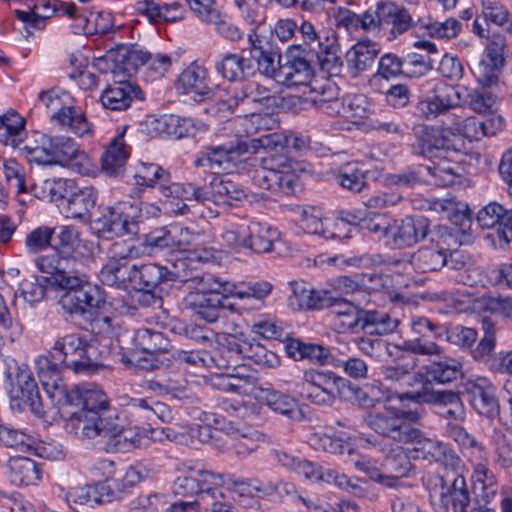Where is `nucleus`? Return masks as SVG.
I'll return each mask as SVG.
<instances>
[{"instance_id":"53","label":"nucleus","mask_w":512,"mask_h":512,"mask_svg":"<svg viewBox=\"0 0 512 512\" xmlns=\"http://www.w3.org/2000/svg\"><path fill=\"white\" fill-rule=\"evenodd\" d=\"M213 202L232 205L233 201H242L247 197L245 191L230 180L212 175Z\"/></svg>"},{"instance_id":"51","label":"nucleus","mask_w":512,"mask_h":512,"mask_svg":"<svg viewBox=\"0 0 512 512\" xmlns=\"http://www.w3.org/2000/svg\"><path fill=\"white\" fill-rule=\"evenodd\" d=\"M312 91L315 93L312 101L321 111L329 115L339 113L341 98L336 84L327 81L319 86H313Z\"/></svg>"},{"instance_id":"39","label":"nucleus","mask_w":512,"mask_h":512,"mask_svg":"<svg viewBox=\"0 0 512 512\" xmlns=\"http://www.w3.org/2000/svg\"><path fill=\"white\" fill-rule=\"evenodd\" d=\"M214 69L223 79L242 81L250 73L251 61L238 53H224L214 60Z\"/></svg>"},{"instance_id":"63","label":"nucleus","mask_w":512,"mask_h":512,"mask_svg":"<svg viewBox=\"0 0 512 512\" xmlns=\"http://www.w3.org/2000/svg\"><path fill=\"white\" fill-rule=\"evenodd\" d=\"M350 309L345 314L333 320L334 327L338 333L364 331V319L366 310L360 309L357 306H347Z\"/></svg>"},{"instance_id":"33","label":"nucleus","mask_w":512,"mask_h":512,"mask_svg":"<svg viewBox=\"0 0 512 512\" xmlns=\"http://www.w3.org/2000/svg\"><path fill=\"white\" fill-rule=\"evenodd\" d=\"M242 341L234 335H223L212 352L211 366L219 369H236L242 361Z\"/></svg>"},{"instance_id":"61","label":"nucleus","mask_w":512,"mask_h":512,"mask_svg":"<svg viewBox=\"0 0 512 512\" xmlns=\"http://www.w3.org/2000/svg\"><path fill=\"white\" fill-rule=\"evenodd\" d=\"M482 14L489 21L499 27H504L512 33V21L506 6L500 0H481Z\"/></svg>"},{"instance_id":"46","label":"nucleus","mask_w":512,"mask_h":512,"mask_svg":"<svg viewBox=\"0 0 512 512\" xmlns=\"http://www.w3.org/2000/svg\"><path fill=\"white\" fill-rule=\"evenodd\" d=\"M66 129L81 139L93 134L84 107L73 97H66Z\"/></svg>"},{"instance_id":"3","label":"nucleus","mask_w":512,"mask_h":512,"mask_svg":"<svg viewBox=\"0 0 512 512\" xmlns=\"http://www.w3.org/2000/svg\"><path fill=\"white\" fill-rule=\"evenodd\" d=\"M38 377L48 397L51 407V420L63 419L64 405V341L58 339L47 354L36 360Z\"/></svg>"},{"instance_id":"13","label":"nucleus","mask_w":512,"mask_h":512,"mask_svg":"<svg viewBox=\"0 0 512 512\" xmlns=\"http://www.w3.org/2000/svg\"><path fill=\"white\" fill-rule=\"evenodd\" d=\"M299 31L304 41L302 45L307 52L318 55V62L323 69L330 70L339 63V44L334 31L321 30L317 32L309 21H303Z\"/></svg>"},{"instance_id":"52","label":"nucleus","mask_w":512,"mask_h":512,"mask_svg":"<svg viewBox=\"0 0 512 512\" xmlns=\"http://www.w3.org/2000/svg\"><path fill=\"white\" fill-rule=\"evenodd\" d=\"M16 296L22 297L23 300L29 304L39 302L43 297H46L47 299L58 298V303L61 304L64 298V294L61 290H49L47 283H44L43 279H41V282H22Z\"/></svg>"},{"instance_id":"2","label":"nucleus","mask_w":512,"mask_h":512,"mask_svg":"<svg viewBox=\"0 0 512 512\" xmlns=\"http://www.w3.org/2000/svg\"><path fill=\"white\" fill-rule=\"evenodd\" d=\"M414 142L411 150L414 155L427 158L435 165H453L457 167V183L461 178V167L457 161L460 148L455 143L456 136L448 129L435 126L417 125L413 128Z\"/></svg>"},{"instance_id":"30","label":"nucleus","mask_w":512,"mask_h":512,"mask_svg":"<svg viewBox=\"0 0 512 512\" xmlns=\"http://www.w3.org/2000/svg\"><path fill=\"white\" fill-rule=\"evenodd\" d=\"M131 147L125 142V128L109 143L101 156L102 171L109 177L122 174L125 164L130 156Z\"/></svg>"},{"instance_id":"21","label":"nucleus","mask_w":512,"mask_h":512,"mask_svg":"<svg viewBox=\"0 0 512 512\" xmlns=\"http://www.w3.org/2000/svg\"><path fill=\"white\" fill-rule=\"evenodd\" d=\"M96 353L97 347L80 334L66 336V367L76 374L90 375L98 371Z\"/></svg>"},{"instance_id":"6","label":"nucleus","mask_w":512,"mask_h":512,"mask_svg":"<svg viewBox=\"0 0 512 512\" xmlns=\"http://www.w3.org/2000/svg\"><path fill=\"white\" fill-rule=\"evenodd\" d=\"M344 378L331 370L308 369L297 384L299 395L320 406H332L340 398Z\"/></svg>"},{"instance_id":"12","label":"nucleus","mask_w":512,"mask_h":512,"mask_svg":"<svg viewBox=\"0 0 512 512\" xmlns=\"http://www.w3.org/2000/svg\"><path fill=\"white\" fill-rule=\"evenodd\" d=\"M432 92L433 96L419 101L416 105L415 115L422 120H433L461 106L466 90L438 81L434 84Z\"/></svg>"},{"instance_id":"32","label":"nucleus","mask_w":512,"mask_h":512,"mask_svg":"<svg viewBox=\"0 0 512 512\" xmlns=\"http://www.w3.org/2000/svg\"><path fill=\"white\" fill-rule=\"evenodd\" d=\"M84 286L80 290L68 291V277H66V313L71 316H85L92 309L99 306L100 300L96 298L98 289L90 280H82Z\"/></svg>"},{"instance_id":"1","label":"nucleus","mask_w":512,"mask_h":512,"mask_svg":"<svg viewBox=\"0 0 512 512\" xmlns=\"http://www.w3.org/2000/svg\"><path fill=\"white\" fill-rule=\"evenodd\" d=\"M3 376L12 410L22 412L28 407L36 416L44 417L47 414L51 419V405L47 410L44 409L37 382L27 364H19L13 358H6L3 360Z\"/></svg>"},{"instance_id":"49","label":"nucleus","mask_w":512,"mask_h":512,"mask_svg":"<svg viewBox=\"0 0 512 512\" xmlns=\"http://www.w3.org/2000/svg\"><path fill=\"white\" fill-rule=\"evenodd\" d=\"M64 90L59 87H53L46 91H41L38 95L39 101L45 108L51 112L50 124L53 126L51 132L56 126L59 129L64 127Z\"/></svg>"},{"instance_id":"42","label":"nucleus","mask_w":512,"mask_h":512,"mask_svg":"<svg viewBox=\"0 0 512 512\" xmlns=\"http://www.w3.org/2000/svg\"><path fill=\"white\" fill-rule=\"evenodd\" d=\"M8 477L14 485H34L41 477L39 465L28 457H12L8 464Z\"/></svg>"},{"instance_id":"4","label":"nucleus","mask_w":512,"mask_h":512,"mask_svg":"<svg viewBox=\"0 0 512 512\" xmlns=\"http://www.w3.org/2000/svg\"><path fill=\"white\" fill-rule=\"evenodd\" d=\"M66 236L74 231L76 239L72 243L78 256L88 254V245L81 238L90 221V209L96 203L92 187H78L75 181L66 179Z\"/></svg>"},{"instance_id":"27","label":"nucleus","mask_w":512,"mask_h":512,"mask_svg":"<svg viewBox=\"0 0 512 512\" xmlns=\"http://www.w3.org/2000/svg\"><path fill=\"white\" fill-rule=\"evenodd\" d=\"M177 85L184 93H193L196 101L212 99L217 93V87L208 85L207 69L196 63L190 64L182 71Z\"/></svg>"},{"instance_id":"9","label":"nucleus","mask_w":512,"mask_h":512,"mask_svg":"<svg viewBox=\"0 0 512 512\" xmlns=\"http://www.w3.org/2000/svg\"><path fill=\"white\" fill-rule=\"evenodd\" d=\"M372 16V32L383 31L389 41L397 39L414 27L419 28V19L415 21L407 8L393 1H378L372 8Z\"/></svg>"},{"instance_id":"18","label":"nucleus","mask_w":512,"mask_h":512,"mask_svg":"<svg viewBox=\"0 0 512 512\" xmlns=\"http://www.w3.org/2000/svg\"><path fill=\"white\" fill-rule=\"evenodd\" d=\"M430 233V221L422 215L395 220L387 231V245L403 249L423 241Z\"/></svg>"},{"instance_id":"22","label":"nucleus","mask_w":512,"mask_h":512,"mask_svg":"<svg viewBox=\"0 0 512 512\" xmlns=\"http://www.w3.org/2000/svg\"><path fill=\"white\" fill-rule=\"evenodd\" d=\"M66 404L80 407L93 415H101L109 409V399L104 391L95 383L75 385L66 391Z\"/></svg>"},{"instance_id":"58","label":"nucleus","mask_w":512,"mask_h":512,"mask_svg":"<svg viewBox=\"0 0 512 512\" xmlns=\"http://www.w3.org/2000/svg\"><path fill=\"white\" fill-rule=\"evenodd\" d=\"M171 175L156 163H141L135 175L136 184L144 187L158 185L161 192V184L169 182Z\"/></svg>"},{"instance_id":"56","label":"nucleus","mask_w":512,"mask_h":512,"mask_svg":"<svg viewBox=\"0 0 512 512\" xmlns=\"http://www.w3.org/2000/svg\"><path fill=\"white\" fill-rule=\"evenodd\" d=\"M242 360L249 359L256 364L273 368L279 365V357L259 342L242 341Z\"/></svg>"},{"instance_id":"8","label":"nucleus","mask_w":512,"mask_h":512,"mask_svg":"<svg viewBox=\"0 0 512 512\" xmlns=\"http://www.w3.org/2000/svg\"><path fill=\"white\" fill-rule=\"evenodd\" d=\"M389 185L400 189H413L424 183L438 187L452 186L457 183V167L453 165L410 166L386 177Z\"/></svg>"},{"instance_id":"45","label":"nucleus","mask_w":512,"mask_h":512,"mask_svg":"<svg viewBox=\"0 0 512 512\" xmlns=\"http://www.w3.org/2000/svg\"><path fill=\"white\" fill-rule=\"evenodd\" d=\"M133 343L135 348L151 355L167 352L170 346V341L163 332L145 327L135 331Z\"/></svg>"},{"instance_id":"59","label":"nucleus","mask_w":512,"mask_h":512,"mask_svg":"<svg viewBox=\"0 0 512 512\" xmlns=\"http://www.w3.org/2000/svg\"><path fill=\"white\" fill-rule=\"evenodd\" d=\"M461 26L455 18H449L444 22L419 19V29H424L430 37L440 39L456 37L461 31Z\"/></svg>"},{"instance_id":"16","label":"nucleus","mask_w":512,"mask_h":512,"mask_svg":"<svg viewBox=\"0 0 512 512\" xmlns=\"http://www.w3.org/2000/svg\"><path fill=\"white\" fill-rule=\"evenodd\" d=\"M128 285L143 292V297L153 299L156 289L163 291L169 287L166 266L156 263H134L125 275L123 287L126 288Z\"/></svg>"},{"instance_id":"40","label":"nucleus","mask_w":512,"mask_h":512,"mask_svg":"<svg viewBox=\"0 0 512 512\" xmlns=\"http://www.w3.org/2000/svg\"><path fill=\"white\" fill-rule=\"evenodd\" d=\"M404 397L419 404H431L438 408L447 406L454 407L456 403L462 402L459 392L453 390H434L429 380L423 383L416 391L407 392Z\"/></svg>"},{"instance_id":"47","label":"nucleus","mask_w":512,"mask_h":512,"mask_svg":"<svg viewBox=\"0 0 512 512\" xmlns=\"http://www.w3.org/2000/svg\"><path fill=\"white\" fill-rule=\"evenodd\" d=\"M337 27H343L348 32L362 29L366 32H372L374 18L372 8L367 9L362 14H356L347 8L339 7L334 14Z\"/></svg>"},{"instance_id":"31","label":"nucleus","mask_w":512,"mask_h":512,"mask_svg":"<svg viewBox=\"0 0 512 512\" xmlns=\"http://www.w3.org/2000/svg\"><path fill=\"white\" fill-rule=\"evenodd\" d=\"M278 237L277 229L269 224L251 221L241 236V246L256 253H266L273 249V242Z\"/></svg>"},{"instance_id":"26","label":"nucleus","mask_w":512,"mask_h":512,"mask_svg":"<svg viewBox=\"0 0 512 512\" xmlns=\"http://www.w3.org/2000/svg\"><path fill=\"white\" fill-rule=\"evenodd\" d=\"M425 374L417 372L413 375V381L421 383L429 380L438 384H449L464 378L463 362L458 358L443 357L432 361L425 367Z\"/></svg>"},{"instance_id":"55","label":"nucleus","mask_w":512,"mask_h":512,"mask_svg":"<svg viewBox=\"0 0 512 512\" xmlns=\"http://www.w3.org/2000/svg\"><path fill=\"white\" fill-rule=\"evenodd\" d=\"M364 315L365 332L371 335H385L392 333L399 324V321L396 318H392L385 312L366 310Z\"/></svg>"},{"instance_id":"14","label":"nucleus","mask_w":512,"mask_h":512,"mask_svg":"<svg viewBox=\"0 0 512 512\" xmlns=\"http://www.w3.org/2000/svg\"><path fill=\"white\" fill-rule=\"evenodd\" d=\"M248 148V145L241 141L203 146L194 160V165L208 168L212 170L211 175H217L234 167L239 157L245 154Z\"/></svg>"},{"instance_id":"5","label":"nucleus","mask_w":512,"mask_h":512,"mask_svg":"<svg viewBox=\"0 0 512 512\" xmlns=\"http://www.w3.org/2000/svg\"><path fill=\"white\" fill-rule=\"evenodd\" d=\"M419 414L416 411H406L391 405H384L381 409L368 412L364 416L365 424L378 435L402 443L412 435L411 422L417 421Z\"/></svg>"},{"instance_id":"57","label":"nucleus","mask_w":512,"mask_h":512,"mask_svg":"<svg viewBox=\"0 0 512 512\" xmlns=\"http://www.w3.org/2000/svg\"><path fill=\"white\" fill-rule=\"evenodd\" d=\"M150 52L136 46H121L116 51L115 62L120 64L125 72L136 71L139 67L148 64Z\"/></svg>"},{"instance_id":"37","label":"nucleus","mask_w":512,"mask_h":512,"mask_svg":"<svg viewBox=\"0 0 512 512\" xmlns=\"http://www.w3.org/2000/svg\"><path fill=\"white\" fill-rule=\"evenodd\" d=\"M446 248L438 242L419 248L410 257V264L416 272L428 273L438 271L445 266Z\"/></svg>"},{"instance_id":"60","label":"nucleus","mask_w":512,"mask_h":512,"mask_svg":"<svg viewBox=\"0 0 512 512\" xmlns=\"http://www.w3.org/2000/svg\"><path fill=\"white\" fill-rule=\"evenodd\" d=\"M432 60L429 55L416 52L407 53L403 56V77L418 79L432 70Z\"/></svg>"},{"instance_id":"38","label":"nucleus","mask_w":512,"mask_h":512,"mask_svg":"<svg viewBox=\"0 0 512 512\" xmlns=\"http://www.w3.org/2000/svg\"><path fill=\"white\" fill-rule=\"evenodd\" d=\"M481 329L484 335L476 347L471 349V356L476 362L483 363L492 372V365L498 359V353H495V322L490 317H483L481 319Z\"/></svg>"},{"instance_id":"19","label":"nucleus","mask_w":512,"mask_h":512,"mask_svg":"<svg viewBox=\"0 0 512 512\" xmlns=\"http://www.w3.org/2000/svg\"><path fill=\"white\" fill-rule=\"evenodd\" d=\"M431 503L437 512H447L452 505L454 512H494L490 510L483 511L477 502L470 499L469 491L462 475H456L446 490L441 486L438 495H430Z\"/></svg>"},{"instance_id":"44","label":"nucleus","mask_w":512,"mask_h":512,"mask_svg":"<svg viewBox=\"0 0 512 512\" xmlns=\"http://www.w3.org/2000/svg\"><path fill=\"white\" fill-rule=\"evenodd\" d=\"M141 214H128L117 212L114 208L108 209V214L98 220L101 230L115 235L134 234L135 226L139 222Z\"/></svg>"},{"instance_id":"28","label":"nucleus","mask_w":512,"mask_h":512,"mask_svg":"<svg viewBox=\"0 0 512 512\" xmlns=\"http://www.w3.org/2000/svg\"><path fill=\"white\" fill-rule=\"evenodd\" d=\"M476 220L484 229L498 226L499 238L506 243L512 241V209H507L498 202H490L478 211Z\"/></svg>"},{"instance_id":"24","label":"nucleus","mask_w":512,"mask_h":512,"mask_svg":"<svg viewBox=\"0 0 512 512\" xmlns=\"http://www.w3.org/2000/svg\"><path fill=\"white\" fill-rule=\"evenodd\" d=\"M144 100V91L136 83L128 80L114 81L100 96L103 107L113 111L126 110L134 101Z\"/></svg>"},{"instance_id":"35","label":"nucleus","mask_w":512,"mask_h":512,"mask_svg":"<svg viewBox=\"0 0 512 512\" xmlns=\"http://www.w3.org/2000/svg\"><path fill=\"white\" fill-rule=\"evenodd\" d=\"M204 128L205 125L201 121L175 114H165L155 120V129L157 131L176 138L193 137L198 131L204 130Z\"/></svg>"},{"instance_id":"48","label":"nucleus","mask_w":512,"mask_h":512,"mask_svg":"<svg viewBox=\"0 0 512 512\" xmlns=\"http://www.w3.org/2000/svg\"><path fill=\"white\" fill-rule=\"evenodd\" d=\"M474 490L477 496L482 497L486 502L493 499L498 490V483L495 474L486 464L479 462L474 466L471 475Z\"/></svg>"},{"instance_id":"54","label":"nucleus","mask_w":512,"mask_h":512,"mask_svg":"<svg viewBox=\"0 0 512 512\" xmlns=\"http://www.w3.org/2000/svg\"><path fill=\"white\" fill-rule=\"evenodd\" d=\"M336 180L341 187L352 192H361L366 186L364 171L357 162H349L342 165Z\"/></svg>"},{"instance_id":"34","label":"nucleus","mask_w":512,"mask_h":512,"mask_svg":"<svg viewBox=\"0 0 512 512\" xmlns=\"http://www.w3.org/2000/svg\"><path fill=\"white\" fill-rule=\"evenodd\" d=\"M379 53V44L371 40L359 41L353 45L345 55L350 75L358 77L370 68Z\"/></svg>"},{"instance_id":"17","label":"nucleus","mask_w":512,"mask_h":512,"mask_svg":"<svg viewBox=\"0 0 512 512\" xmlns=\"http://www.w3.org/2000/svg\"><path fill=\"white\" fill-rule=\"evenodd\" d=\"M463 389L469 404L479 415L490 419L500 415L497 388L489 378L484 376L469 378L463 384Z\"/></svg>"},{"instance_id":"11","label":"nucleus","mask_w":512,"mask_h":512,"mask_svg":"<svg viewBox=\"0 0 512 512\" xmlns=\"http://www.w3.org/2000/svg\"><path fill=\"white\" fill-rule=\"evenodd\" d=\"M318 55L307 52L303 45H290L279 69V81L287 87L309 85L314 77L313 62Z\"/></svg>"},{"instance_id":"25","label":"nucleus","mask_w":512,"mask_h":512,"mask_svg":"<svg viewBox=\"0 0 512 512\" xmlns=\"http://www.w3.org/2000/svg\"><path fill=\"white\" fill-rule=\"evenodd\" d=\"M71 432L79 439H93L97 436L107 437L116 433L112 420L101 415H93L85 411L71 412L67 423Z\"/></svg>"},{"instance_id":"15","label":"nucleus","mask_w":512,"mask_h":512,"mask_svg":"<svg viewBox=\"0 0 512 512\" xmlns=\"http://www.w3.org/2000/svg\"><path fill=\"white\" fill-rule=\"evenodd\" d=\"M412 435L403 440L402 444H411L408 449L413 460L423 459L429 462H442L445 465L456 466L460 458L451 449H448L438 440L431 439L423 431L414 425L411 428Z\"/></svg>"},{"instance_id":"64","label":"nucleus","mask_w":512,"mask_h":512,"mask_svg":"<svg viewBox=\"0 0 512 512\" xmlns=\"http://www.w3.org/2000/svg\"><path fill=\"white\" fill-rule=\"evenodd\" d=\"M219 385L224 391L240 395H250L256 388L257 378L249 374H228L221 378Z\"/></svg>"},{"instance_id":"50","label":"nucleus","mask_w":512,"mask_h":512,"mask_svg":"<svg viewBox=\"0 0 512 512\" xmlns=\"http://www.w3.org/2000/svg\"><path fill=\"white\" fill-rule=\"evenodd\" d=\"M266 404L275 412L294 421L304 419V413L293 397L279 391H270L266 395Z\"/></svg>"},{"instance_id":"36","label":"nucleus","mask_w":512,"mask_h":512,"mask_svg":"<svg viewBox=\"0 0 512 512\" xmlns=\"http://www.w3.org/2000/svg\"><path fill=\"white\" fill-rule=\"evenodd\" d=\"M412 456L408 449L396 445L389 449L382 461V469L389 478H392L391 484L393 488L400 485V480L408 477L413 468L411 463Z\"/></svg>"},{"instance_id":"23","label":"nucleus","mask_w":512,"mask_h":512,"mask_svg":"<svg viewBox=\"0 0 512 512\" xmlns=\"http://www.w3.org/2000/svg\"><path fill=\"white\" fill-rule=\"evenodd\" d=\"M58 243L51 245L50 253L36 259V266L47 276L42 277L44 283H47L49 290L59 289L64 291V227L58 233Z\"/></svg>"},{"instance_id":"62","label":"nucleus","mask_w":512,"mask_h":512,"mask_svg":"<svg viewBox=\"0 0 512 512\" xmlns=\"http://www.w3.org/2000/svg\"><path fill=\"white\" fill-rule=\"evenodd\" d=\"M403 77V57L393 52L381 55L374 78L386 81Z\"/></svg>"},{"instance_id":"43","label":"nucleus","mask_w":512,"mask_h":512,"mask_svg":"<svg viewBox=\"0 0 512 512\" xmlns=\"http://www.w3.org/2000/svg\"><path fill=\"white\" fill-rule=\"evenodd\" d=\"M66 64V76L81 90H91L97 86V76L88 71V58L80 52L72 53Z\"/></svg>"},{"instance_id":"20","label":"nucleus","mask_w":512,"mask_h":512,"mask_svg":"<svg viewBox=\"0 0 512 512\" xmlns=\"http://www.w3.org/2000/svg\"><path fill=\"white\" fill-rule=\"evenodd\" d=\"M227 284L219 280V287L215 286L216 289L189 292L184 297L185 307L207 322L217 321L224 308L223 300L226 298L224 293L227 292Z\"/></svg>"},{"instance_id":"7","label":"nucleus","mask_w":512,"mask_h":512,"mask_svg":"<svg viewBox=\"0 0 512 512\" xmlns=\"http://www.w3.org/2000/svg\"><path fill=\"white\" fill-rule=\"evenodd\" d=\"M179 475L173 481V493L182 497L198 496L202 499L216 498L218 488L223 481L222 474L215 473L203 466L183 464L177 468Z\"/></svg>"},{"instance_id":"41","label":"nucleus","mask_w":512,"mask_h":512,"mask_svg":"<svg viewBox=\"0 0 512 512\" xmlns=\"http://www.w3.org/2000/svg\"><path fill=\"white\" fill-rule=\"evenodd\" d=\"M285 351L295 361L308 360L318 365H325L332 359L330 350L323 345L306 343L295 338L287 341Z\"/></svg>"},{"instance_id":"29","label":"nucleus","mask_w":512,"mask_h":512,"mask_svg":"<svg viewBox=\"0 0 512 512\" xmlns=\"http://www.w3.org/2000/svg\"><path fill=\"white\" fill-rule=\"evenodd\" d=\"M22 150L29 156L30 162L64 166V140L60 136L44 135L42 146L25 145Z\"/></svg>"},{"instance_id":"10","label":"nucleus","mask_w":512,"mask_h":512,"mask_svg":"<svg viewBox=\"0 0 512 512\" xmlns=\"http://www.w3.org/2000/svg\"><path fill=\"white\" fill-rule=\"evenodd\" d=\"M141 250L132 242L115 241L109 249V257L99 273L100 281L107 286L121 288L125 285V275L140 257Z\"/></svg>"}]
</instances>
